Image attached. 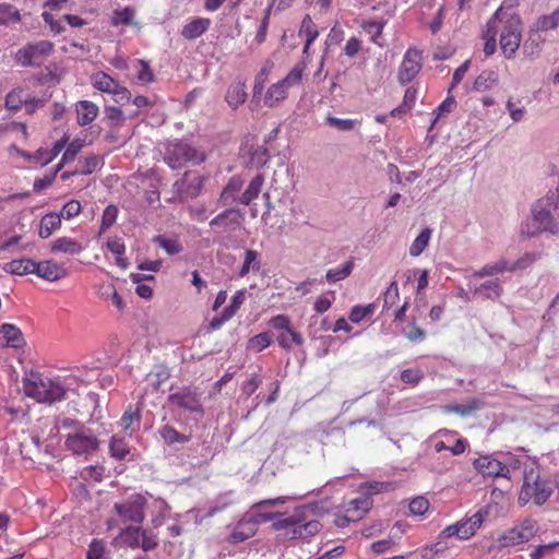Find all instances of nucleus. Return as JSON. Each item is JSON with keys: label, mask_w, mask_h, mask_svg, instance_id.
Instances as JSON below:
<instances>
[{"label": "nucleus", "mask_w": 559, "mask_h": 559, "mask_svg": "<svg viewBox=\"0 0 559 559\" xmlns=\"http://www.w3.org/2000/svg\"><path fill=\"white\" fill-rule=\"evenodd\" d=\"M557 210H559V189L550 191L532 205V216L521 225V233L527 237H535L542 233L558 235L559 224L552 216V212Z\"/></svg>", "instance_id": "nucleus-1"}, {"label": "nucleus", "mask_w": 559, "mask_h": 559, "mask_svg": "<svg viewBox=\"0 0 559 559\" xmlns=\"http://www.w3.org/2000/svg\"><path fill=\"white\" fill-rule=\"evenodd\" d=\"M554 487L550 476L544 474L539 466L525 468L518 502L522 507L526 506L528 502L540 507L550 498L554 492Z\"/></svg>", "instance_id": "nucleus-2"}, {"label": "nucleus", "mask_w": 559, "mask_h": 559, "mask_svg": "<svg viewBox=\"0 0 559 559\" xmlns=\"http://www.w3.org/2000/svg\"><path fill=\"white\" fill-rule=\"evenodd\" d=\"M491 19H497L495 29L500 33V48L506 58L514 57L522 39V21L519 15L499 8Z\"/></svg>", "instance_id": "nucleus-3"}, {"label": "nucleus", "mask_w": 559, "mask_h": 559, "mask_svg": "<svg viewBox=\"0 0 559 559\" xmlns=\"http://www.w3.org/2000/svg\"><path fill=\"white\" fill-rule=\"evenodd\" d=\"M24 393L39 403L52 404L64 399L67 389L58 381L32 373L23 381Z\"/></svg>", "instance_id": "nucleus-4"}, {"label": "nucleus", "mask_w": 559, "mask_h": 559, "mask_svg": "<svg viewBox=\"0 0 559 559\" xmlns=\"http://www.w3.org/2000/svg\"><path fill=\"white\" fill-rule=\"evenodd\" d=\"M273 528L281 531L285 538H308L321 530L317 520L307 521L302 510H296L293 514L273 522Z\"/></svg>", "instance_id": "nucleus-5"}, {"label": "nucleus", "mask_w": 559, "mask_h": 559, "mask_svg": "<svg viewBox=\"0 0 559 559\" xmlns=\"http://www.w3.org/2000/svg\"><path fill=\"white\" fill-rule=\"evenodd\" d=\"M165 163L171 169H180L188 163L199 165L205 160V154L185 141H174L166 145Z\"/></svg>", "instance_id": "nucleus-6"}, {"label": "nucleus", "mask_w": 559, "mask_h": 559, "mask_svg": "<svg viewBox=\"0 0 559 559\" xmlns=\"http://www.w3.org/2000/svg\"><path fill=\"white\" fill-rule=\"evenodd\" d=\"M490 511V506H484L473 515L447 526L441 535L443 537L457 536L460 539H468L481 527L483 523L489 516Z\"/></svg>", "instance_id": "nucleus-7"}, {"label": "nucleus", "mask_w": 559, "mask_h": 559, "mask_svg": "<svg viewBox=\"0 0 559 559\" xmlns=\"http://www.w3.org/2000/svg\"><path fill=\"white\" fill-rule=\"evenodd\" d=\"M68 450L76 455H86L98 449L99 441L95 432L84 426L79 427V430L71 431L64 441Z\"/></svg>", "instance_id": "nucleus-8"}, {"label": "nucleus", "mask_w": 559, "mask_h": 559, "mask_svg": "<svg viewBox=\"0 0 559 559\" xmlns=\"http://www.w3.org/2000/svg\"><path fill=\"white\" fill-rule=\"evenodd\" d=\"M53 44L49 40L29 43L15 53V61L22 67H39L51 53Z\"/></svg>", "instance_id": "nucleus-9"}, {"label": "nucleus", "mask_w": 559, "mask_h": 559, "mask_svg": "<svg viewBox=\"0 0 559 559\" xmlns=\"http://www.w3.org/2000/svg\"><path fill=\"white\" fill-rule=\"evenodd\" d=\"M147 500L140 493L129 496L124 501L114 504V509L123 523L141 524L144 521V509Z\"/></svg>", "instance_id": "nucleus-10"}, {"label": "nucleus", "mask_w": 559, "mask_h": 559, "mask_svg": "<svg viewBox=\"0 0 559 559\" xmlns=\"http://www.w3.org/2000/svg\"><path fill=\"white\" fill-rule=\"evenodd\" d=\"M538 532L537 521L525 519L512 528L506 531L499 538L500 545L511 547L530 542Z\"/></svg>", "instance_id": "nucleus-11"}, {"label": "nucleus", "mask_w": 559, "mask_h": 559, "mask_svg": "<svg viewBox=\"0 0 559 559\" xmlns=\"http://www.w3.org/2000/svg\"><path fill=\"white\" fill-rule=\"evenodd\" d=\"M205 177L187 171L174 183L173 189L180 201L194 199L201 193Z\"/></svg>", "instance_id": "nucleus-12"}, {"label": "nucleus", "mask_w": 559, "mask_h": 559, "mask_svg": "<svg viewBox=\"0 0 559 559\" xmlns=\"http://www.w3.org/2000/svg\"><path fill=\"white\" fill-rule=\"evenodd\" d=\"M167 401L169 404L177 406L183 411L203 414V407L200 395L189 388H183L180 391L170 394Z\"/></svg>", "instance_id": "nucleus-13"}, {"label": "nucleus", "mask_w": 559, "mask_h": 559, "mask_svg": "<svg viewBox=\"0 0 559 559\" xmlns=\"http://www.w3.org/2000/svg\"><path fill=\"white\" fill-rule=\"evenodd\" d=\"M420 69V51L414 48L407 49L399 69V82L403 85L409 83L419 73Z\"/></svg>", "instance_id": "nucleus-14"}, {"label": "nucleus", "mask_w": 559, "mask_h": 559, "mask_svg": "<svg viewBox=\"0 0 559 559\" xmlns=\"http://www.w3.org/2000/svg\"><path fill=\"white\" fill-rule=\"evenodd\" d=\"M473 466L483 476L510 478V468L491 455H484L473 461Z\"/></svg>", "instance_id": "nucleus-15"}, {"label": "nucleus", "mask_w": 559, "mask_h": 559, "mask_svg": "<svg viewBox=\"0 0 559 559\" xmlns=\"http://www.w3.org/2000/svg\"><path fill=\"white\" fill-rule=\"evenodd\" d=\"M258 519H243L238 522L229 534L227 540L231 544H239L252 537L258 528Z\"/></svg>", "instance_id": "nucleus-16"}, {"label": "nucleus", "mask_w": 559, "mask_h": 559, "mask_svg": "<svg viewBox=\"0 0 559 559\" xmlns=\"http://www.w3.org/2000/svg\"><path fill=\"white\" fill-rule=\"evenodd\" d=\"M35 274L39 277L53 282L66 276L67 271L61 265L52 261L36 262Z\"/></svg>", "instance_id": "nucleus-17"}, {"label": "nucleus", "mask_w": 559, "mask_h": 559, "mask_svg": "<svg viewBox=\"0 0 559 559\" xmlns=\"http://www.w3.org/2000/svg\"><path fill=\"white\" fill-rule=\"evenodd\" d=\"M239 225V213L235 209H227L216 215L211 222L212 228L234 229Z\"/></svg>", "instance_id": "nucleus-18"}, {"label": "nucleus", "mask_w": 559, "mask_h": 559, "mask_svg": "<svg viewBox=\"0 0 559 559\" xmlns=\"http://www.w3.org/2000/svg\"><path fill=\"white\" fill-rule=\"evenodd\" d=\"M211 21L206 17H197L187 23L181 31L183 38L192 40L203 35L210 27Z\"/></svg>", "instance_id": "nucleus-19"}, {"label": "nucleus", "mask_w": 559, "mask_h": 559, "mask_svg": "<svg viewBox=\"0 0 559 559\" xmlns=\"http://www.w3.org/2000/svg\"><path fill=\"white\" fill-rule=\"evenodd\" d=\"M84 247L82 243L70 237H59L51 242V251L70 255L80 254Z\"/></svg>", "instance_id": "nucleus-20"}, {"label": "nucleus", "mask_w": 559, "mask_h": 559, "mask_svg": "<svg viewBox=\"0 0 559 559\" xmlns=\"http://www.w3.org/2000/svg\"><path fill=\"white\" fill-rule=\"evenodd\" d=\"M60 227L61 215L55 212L47 213L40 219L38 235L40 238L47 239Z\"/></svg>", "instance_id": "nucleus-21"}, {"label": "nucleus", "mask_w": 559, "mask_h": 559, "mask_svg": "<svg viewBox=\"0 0 559 559\" xmlns=\"http://www.w3.org/2000/svg\"><path fill=\"white\" fill-rule=\"evenodd\" d=\"M78 123L87 126L94 121L98 115V107L90 100H80L76 104Z\"/></svg>", "instance_id": "nucleus-22"}, {"label": "nucleus", "mask_w": 559, "mask_h": 559, "mask_svg": "<svg viewBox=\"0 0 559 559\" xmlns=\"http://www.w3.org/2000/svg\"><path fill=\"white\" fill-rule=\"evenodd\" d=\"M141 425V409L139 406H130L120 419V426L124 431L130 435L138 431Z\"/></svg>", "instance_id": "nucleus-23"}, {"label": "nucleus", "mask_w": 559, "mask_h": 559, "mask_svg": "<svg viewBox=\"0 0 559 559\" xmlns=\"http://www.w3.org/2000/svg\"><path fill=\"white\" fill-rule=\"evenodd\" d=\"M29 93H27L22 87H16L12 90L10 93L5 96V107L9 110L17 111L22 108L24 105L29 106Z\"/></svg>", "instance_id": "nucleus-24"}, {"label": "nucleus", "mask_w": 559, "mask_h": 559, "mask_svg": "<svg viewBox=\"0 0 559 559\" xmlns=\"http://www.w3.org/2000/svg\"><path fill=\"white\" fill-rule=\"evenodd\" d=\"M225 98L230 108L237 109L247 99L246 84L243 82L233 83L228 87Z\"/></svg>", "instance_id": "nucleus-25"}, {"label": "nucleus", "mask_w": 559, "mask_h": 559, "mask_svg": "<svg viewBox=\"0 0 559 559\" xmlns=\"http://www.w3.org/2000/svg\"><path fill=\"white\" fill-rule=\"evenodd\" d=\"M0 340H3L9 347L20 348L24 345L21 331L12 324H3L0 328Z\"/></svg>", "instance_id": "nucleus-26"}, {"label": "nucleus", "mask_w": 559, "mask_h": 559, "mask_svg": "<svg viewBox=\"0 0 559 559\" xmlns=\"http://www.w3.org/2000/svg\"><path fill=\"white\" fill-rule=\"evenodd\" d=\"M287 95L288 88H286L285 85L278 81L267 88L264 96V105L267 107H275L281 102L286 99Z\"/></svg>", "instance_id": "nucleus-27"}, {"label": "nucleus", "mask_w": 559, "mask_h": 559, "mask_svg": "<svg viewBox=\"0 0 559 559\" xmlns=\"http://www.w3.org/2000/svg\"><path fill=\"white\" fill-rule=\"evenodd\" d=\"M474 293L485 299H497L502 295L503 288L499 280H490L475 287Z\"/></svg>", "instance_id": "nucleus-28"}, {"label": "nucleus", "mask_w": 559, "mask_h": 559, "mask_svg": "<svg viewBox=\"0 0 559 559\" xmlns=\"http://www.w3.org/2000/svg\"><path fill=\"white\" fill-rule=\"evenodd\" d=\"M264 182V176L262 174H258L248 185L245 192L238 199V202L248 205L252 200L257 199L261 192L262 186Z\"/></svg>", "instance_id": "nucleus-29"}, {"label": "nucleus", "mask_w": 559, "mask_h": 559, "mask_svg": "<svg viewBox=\"0 0 559 559\" xmlns=\"http://www.w3.org/2000/svg\"><path fill=\"white\" fill-rule=\"evenodd\" d=\"M499 75L496 71H483L475 80L473 90L476 92H486L498 84Z\"/></svg>", "instance_id": "nucleus-30"}, {"label": "nucleus", "mask_w": 559, "mask_h": 559, "mask_svg": "<svg viewBox=\"0 0 559 559\" xmlns=\"http://www.w3.org/2000/svg\"><path fill=\"white\" fill-rule=\"evenodd\" d=\"M506 271L510 272V262L502 258L495 263L486 264L480 270L475 271L473 277L484 278Z\"/></svg>", "instance_id": "nucleus-31"}, {"label": "nucleus", "mask_w": 559, "mask_h": 559, "mask_svg": "<svg viewBox=\"0 0 559 559\" xmlns=\"http://www.w3.org/2000/svg\"><path fill=\"white\" fill-rule=\"evenodd\" d=\"M158 435L167 445H173L175 443H186L191 438L189 435L178 432L170 425H163L159 427Z\"/></svg>", "instance_id": "nucleus-32"}, {"label": "nucleus", "mask_w": 559, "mask_h": 559, "mask_svg": "<svg viewBox=\"0 0 559 559\" xmlns=\"http://www.w3.org/2000/svg\"><path fill=\"white\" fill-rule=\"evenodd\" d=\"M354 270V261L347 260L343 264L330 269L325 274V281L330 284L337 283L350 275Z\"/></svg>", "instance_id": "nucleus-33"}, {"label": "nucleus", "mask_w": 559, "mask_h": 559, "mask_svg": "<svg viewBox=\"0 0 559 559\" xmlns=\"http://www.w3.org/2000/svg\"><path fill=\"white\" fill-rule=\"evenodd\" d=\"M36 262L31 259L13 260L9 262L4 270L11 274L25 275L35 273Z\"/></svg>", "instance_id": "nucleus-34"}, {"label": "nucleus", "mask_w": 559, "mask_h": 559, "mask_svg": "<svg viewBox=\"0 0 559 559\" xmlns=\"http://www.w3.org/2000/svg\"><path fill=\"white\" fill-rule=\"evenodd\" d=\"M135 17V10L131 7H126L123 9H116L112 12L111 15V25L119 26V25H136L138 23L134 22Z\"/></svg>", "instance_id": "nucleus-35"}, {"label": "nucleus", "mask_w": 559, "mask_h": 559, "mask_svg": "<svg viewBox=\"0 0 559 559\" xmlns=\"http://www.w3.org/2000/svg\"><path fill=\"white\" fill-rule=\"evenodd\" d=\"M438 436H441L447 439L448 442L454 440V443L449 445V451L453 455L462 454L466 448L468 447V442L465 439L457 438V432L452 430H439Z\"/></svg>", "instance_id": "nucleus-36"}, {"label": "nucleus", "mask_w": 559, "mask_h": 559, "mask_svg": "<svg viewBox=\"0 0 559 559\" xmlns=\"http://www.w3.org/2000/svg\"><path fill=\"white\" fill-rule=\"evenodd\" d=\"M21 21V14L17 8L10 3H0V27L9 26L11 23Z\"/></svg>", "instance_id": "nucleus-37"}, {"label": "nucleus", "mask_w": 559, "mask_h": 559, "mask_svg": "<svg viewBox=\"0 0 559 559\" xmlns=\"http://www.w3.org/2000/svg\"><path fill=\"white\" fill-rule=\"evenodd\" d=\"M431 229L426 227L420 234L415 238L409 247V254L412 257H418L423 253V251L428 247L430 238H431Z\"/></svg>", "instance_id": "nucleus-38"}, {"label": "nucleus", "mask_w": 559, "mask_h": 559, "mask_svg": "<svg viewBox=\"0 0 559 559\" xmlns=\"http://www.w3.org/2000/svg\"><path fill=\"white\" fill-rule=\"evenodd\" d=\"M371 507L369 498H358L349 503L347 514L352 513L350 521L359 520Z\"/></svg>", "instance_id": "nucleus-39"}, {"label": "nucleus", "mask_w": 559, "mask_h": 559, "mask_svg": "<svg viewBox=\"0 0 559 559\" xmlns=\"http://www.w3.org/2000/svg\"><path fill=\"white\" fill-rule=\"evenodd\" d=\"M143 530L140 526H128L120 532V537L123 539V543L131 547L138 548L140 547V540Z\"/></svg>", "instance_id": "nucleus-40"}, {"label": "nucleus", "mask_w": 559, "mask_h": 559, "mask_svg": "<svg viewBox=\"0 0 559 559\" xmlns=\"http://www.w3.org/2000/svg\"><path fill=\"white\" fill-rule=\"evenodd\" d=\"M497 19H490L487 22L486 31L484 33L485 45L484 52L486 56H491L496 50V36L497 29H495V23Z\"/></svg>", "instance_id": "nucleus-41"}, {"label": "nucleus", "mask_w": 559, "mask_h": 559, "mask_svg": "<svg viewBox=\"0 0 559 559\" xmlns=\"http://www.w3.org/2000/svg\"><path fill=\"white\" fill-rule=\"evenodd\" d=\"M109 452L112 457L123 460L130 452V448L123 438L112 436L109 442Z\"/></svg>", "instance_id": "nucleus-42"}, {"label": "nucleus", "mask_w": 559, "mask_h": 559, "mask_svg": "<svg viewBox=\"0 0 559 559\" xmlns=\"http://www.w3.org/2000/svg\"><path fill=\"white\" fill-rule=\"evenodd\" d=\"M154 243L164 249L169 255L178 254L182 251V246L175 238H167L165 236H156L153 239Z\"/></svg>", "instance_id": "nucleus-43"}, {"label": "nucleus", "mask_w": 559, "mask_h": 559, "mask_svg": "<svg viewBox=\"0 0 559 559\" xmlns=\"http://www.w3.org/2000/svg\"><path fill=\"white\" fill-rule=\"evenodd\" d=\"M539 253L525 252L514 262H510V272L523 271L532 266L538 259Z\"/></svg>", "instance_id": "nucleus-44"}, {"label": "nucleus", "mask_w": 559, "mask_h": 559, "mask_svg": "<svg viewBox=\"0 0 559 559\" xmlns=\"http://www.w3.org/2000/svg\"><path fill=\"white\" fill-rule=\"evenodd\" d=\"M117 82L104 72H98L93 79V85L98 91L111 93L117 87Z\"/></svg>", "instance_id": "nucleus-45"}, {"label": "nucleus", "mask_w": 559, "mask_h": 559, "mask_svg": "<svg viewBox=\"0 0 559 559\" xmlns=\"http://www.w3.org/2000/svg\"><path fill=\"white\" fill-rule=\"evenodd\" d=\"M480 407L481 403L478 400L473 399L466 404L449 405L447 406V411L465 417L472 415L475 411L479 409Z\"/></svg>", "instance_id": "nucleus-46"}, {"label": "nucleus", "mask_w": 559, "mask_h": 559, "mask_svg": "<svg viewBox=\"0 0 559 559\" xmlns=\"http://www.w3.org/2000/svg\"><path fill=\"white\" fill-rule=\"evenodd\" d=\"M456 100L453 96H448L435 110L436 117L433 118L430 129H432L437 121L450 112H452L456 108Z\"/></svg>", "instance_id": "nucleus-47"}, {"label": "nucleus", "mask_w": 559, "mask_h": 559, "mask_svg": "<svg viewBox=\"0 0 559 559\" xmlns=\"http://www.w3.org/2000/svg\"><path fill=\"white\" fill-rule=\"evenodd\" d=\"M385 22L383 21H367L362 24L364 31L371 36V41L382 47V44L378 40L383 32Z\"/></svg>", "instance_id": "nucleus-48"}, {"label": "nucleus", "mask_w": 559, "mask_h": 559, "mask_svg": "<svg viewBox=\"0 0 559 559\" xmlns=\"http://www.w3.org/2000/svg\"><path fill=\"white\" fill-rule=\"evenodd\" d=\"M99 162L100 159L97 155H91L84 159H80L73 174L90 175L98 167Z\"/></svg>", "instance_id": "nucleus-49"}, {"label": "nucleus", "mask_w": 559, "mask_h": 559, "mask_svg": "<svg viewBox=\"0 0 559 559\" xmlns=\"http://www.w3.org/2000/svg\"><path fill=\"white\" fill-rule=\"evenodd\" d=\"M305 71V66L301 63L296 64L289 73L281 80L286 88H290L300 84Z\"/></svg>", "instance_id": "nucleus-50"}, {"label": "nucleus", "mask_w": 559, "mask_h": 559, "mask_svg": "<svg viewBox=\"0 0 559 559\" xmlns=\"http://www.w3.org/2000/svg\"><path fill=\"white\" fill-rule=\"evenodd\" d=\"M260 262L258 261V252L254 250H247L245 254L243 264L239 271V276H245L250 270L259 271Z\"/></svg>", "instance_id": "nucleus-51"}, {"label": "nucleus", "mask_w": 559, "mask_h": 559, "mask_svg": "<svg viewBox=\"0 0 559 559\" xmlns=\"http://www.w3.org/2000/svg\"><path fill=\"white\" fill-rule=\"evenodd\" d=\"M86 559H107L106 544L100 539H93L88 546Z\"/></svg>", "instance_id": "nucleus-52"}, {"label": "nucleus", "mask_w": 559, "mask_h": 559, "mask_svg": "<svg viewBox=\"0 0 559 559\" xmlns=\"http://www.w3.org/2000/svg\"><path fill=\"white\" fill-rule=\"evenodd\" d=\"M326 123L329 126H331L340 131H344V132L352 131L358 124V122L356 120L342 119V118H336L333 116L326 117Z\"/></svg>", "instance_id": "nucleus-53"}, {"label": "nucleus", "mask_w": 559, "mask_h": 559, "mask_svg": "<svg viewBox=\"0 0 559 559\" xmlns=\"http://www.w3.org/2000/svg\"><path fill=\"white\" fill-rule=\"evenodd\" d=\"M558 25H559V23H558L554 12L550 14H547V15L539 16L534 24L536 29L540 31L542 33L548 32L550 29H555L558 27Z\"/></svg>", "instance_id": "nucleus-54"}, {"label": "nucleus", "mask_w": 559, "mask_h": 559, "mask_svg": "<svg viewBox=\"0 0 559 559\" xmlns=\"http://www.w3.org/2000/svg\"><path fill=\"white\" fill-rule=\"evenodd\" d=\"M105 118L108 120L110 127L121 126L124 121V115L122 110L115 106H108L105 108Z\"/></svg>", "instance_id": "nucleus-55"}, {"label": "nucleus", "mask_w": 559, "mask_h": 559, "mask_svg": "<svg viewBox=\"0 0 559 559\" xmlns=\"http://www.w3.org/2000/svg\"><path fill=\"white\" fill-rule=\"evenodd\" d=\"M271 335L269 332H262L249 340V348L261 352L271 344Z\"/></svg>", "instance_id": "nucleus-56"}, {"label": "nucleus", "mask_w": 559, "mask_h": 559, "mask_svg": "<svg viewBox=\"0 0 559 559\" xmlns=\"http://www.w3.org/2000/svg\"><path fill=\"white\" fill-rule=\"evenodd\" d=\"M118 209L115 205H108L102 216L100 234L105 233L117 219Z\"/></svg>", "instance_id": "nucleus-57"}, {"label": "nucleus", "mask_w": 559, "mask_h": 559, "mask_svg": "<svg viewBox=\"0 0 559 559\" xmlns=\"http://www.w3.org/2000/svg\"><path fill=\"white\" fill-rule=\"evenodd\" d=\"M301 31L306 35V44L304 47V52H307L310 45L316 40L318 37V31L313 28L312 21L309 16L305 17L302 21Z\"/></svg>", "instance_id": "nucleus-58"}, {"label": "nucleus", "mask_w": 559, "mask_h": 559, "mask_svg": "<svg viewBox=\"0 0 559 559\" xmlns=\"http://www.w3.org/2000/svg\"><path fill=\"white\" fill-rule=\"evenodd\" d=\"M373 309H374V307L371 304L368 306H365V307L354 306L349 313V320L354 323H359L365 318L371 316L373 312Z\"/></svg>", "instance_id": "nucleus-59"}, {"label": "nucleus", "mask_w": 559, "mask_h": 559, "mask_svg": "<svg viewBox=\"0 0 559 559\" xmlns=\"http://www.w3.org/2000/svg\"><path fill=\"white\" fill-rule=\"evenodd\" d=\"M399 287L395 281L391 282L383 295V308L389 309L399 300Z\"/></svg>", "instance_id": "nucleus-60"}, {"label": "nucleus", "mask_w": 559, "mask_h": 559, "mask_svg": "<svg viewBox=\"0 0 559 559\" xmlns=\"http://www.w3.org/2000/svg\"><path fill=\"white\" fill-rule=\"evenodd\" d=\"M416 94H417L416 90H414L413 87H408L405 91L403 106H401L399 108H394L391 111V115L396 116L397 114L406 112L407 110H409L412 108V106L415 104Z\"/></svg>", "instance_id": "nucleus-61"}, {"label": "nucleus", "mask_w": 559, "mask_h": 559, "mask_svg": "<svg viewBox=\"0 0 559 559\" xmlns=\"http://www.w3.org/2000/svg\"><path fill=\"white\" fill-rule=\"evenodd\" d=\"M246 294L245 290H237L231 298V304L224 309L227 318H233L241 305L245 302Z\"/></svg>", "instance_id": "nucleus-62"}, {"label": "nucleus", "mask_w": 559, "mask_h": 559, "mask_svg": "<svg viewBox=\"0 0 559 559\" xmlns=\"http://www.w3.org/2000/svg\"><path fill=\"white\" fill-rule=\"evenodd\" d=\"M81 209L82 206L80 201L71 200L63 205L59 215H61V218L64 217L66 219H71L80 214Z\"/></svg>", "instance_id": "nucleus-63"}, {"label": "nucleus", "mask_w": 559, "mask_h": 559, "mask_svg": "<svg viewBox=\"0 0 559 559\" xmlns=\"http://www.w3.org/2000/svg\"><path fill=\"white\" fill-rule=\"evenodd\" d=\"M559 546V542L544 544L537 546L530 555L531 559H543L551 554V551Z\"/></svg>", "instance_id": "nucleus-64"}]
</instances>
